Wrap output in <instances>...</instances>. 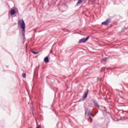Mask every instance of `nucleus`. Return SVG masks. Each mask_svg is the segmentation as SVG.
Wrapping results in <instances>:
<instances>
[{
    "label": "nucleus",
    "instance_id": "f257e3e1",
    "mask_svg": "<svg viewBox=\"0 0 128 128\" xmlns=\"http://www.w3.org/2000/svg\"><path fill=\"white\" fill-rule=\"evenodd\" d=\"M18 24L20 26V28H22V36H24V32L26 30V24L24 23V21L22 20H20L18 22Z\"/></svg>",
    "mask_w": 128,
    "mask_h": 128
},
{
    "label": "nucleus",
    "instance_id": "f03ea898",
    "mask_svg": "<svg viewBox=\"0 0 128 128\" xmlns=\"http://www.w3.org/2000/svg\"><path fill=\"white\" fill-rule=\"evenodd\" d=\"M110 22H112V18H108L106 21L102 23V24L108 26V24H110Z\"/></svg>",
    "mask_w": 128,
    "mask_h": 128
},
{
    "label": "nucleus",
    "instance_id": "7ed1b4c3",
    "mask_svg": "<svg viewBox=\"0 0 128 128\" xmlns=\"http://www.w3.org/2000/svg\"><path fill=\"white\" fill-rule=\"evenodd\" d=\"M90 38V36H88L86 38H82L79 40L78 44H81V42H86Z\"/></svg>",
    "mask_w": 128,
    "mask_h": 128
},
{
    "label": "nucleus",
    "instance_id": "20e7f679",
    "mask_svg": "<svg viewBox=\"0 0 128 128\" xmlns=\"http://www.w3.org/2000/svg\"><path fill=\"white\" fill-rule=\"evenodd\" d=\"M93 104H94V106L96 108H100V105H98V102L96 100H93Z\"/></svg>",
    "mask_w": 128,
    "mask_h": 128
},
{
    "label": "nucleus",
    "instance_id": "39448f33",
    "mask_svg": "<svg viewBox=\"0 0 128 128\" xmlns=\"http://www.w3.org/2000/svg\"><path fill=\"white\" fill-rule=\"evenodd\" d=\"M88 90H87V91H86L84 92V95L83 97V98H86L88 96Z\"/></svg>",
    "mask_w": 128,
    "mask_h": 128
},
{
    "label": "nucleus",
    "instance_id": "423d86ee",
    "mask_svg": "<svg viewBox=\"0 0 128 128\" xmlns=\"http://www.w3.org/2000/svg\"><path fill=\"white\" fill-rule=\"evenodd\" d=\"M10 14L11 16H14V14H16V10H14V9H12L10 12Z\"/></svg>",
    "mask_w": 128,
    "mask_h": 128
},
{
    "label": "nucleus",
    "instance_id": "0eeeda50",
    "mask_svg": "<svg viewBox=\"0 0 128 128\" xmlns=\"http://www.w3.org/2000/svg\"><path fill=\"white\" fill-rule=\"evenodd\" d=\"M49 61V59H48V56H46L44 58V62H46V64Z\"/></svg>",
    "mask_w": 128,
    "mask_h": 128
},
{
    "label": "nucleus",
    "instance_id": "6e6552de",
    "mask_svg": "<svg viewBox=\"0 0 128 128\" xmlns=\"http://www.w3.org/2000/svg\"><path fill=\"white\" fill-rule=\"evenodd\" d=\"M82 0H78L76 6H80V4H82Z\"/></svg>",
    "mask_w": 128,
    "mask_h": 128
},
{
    "label": "nucleus",
    "instance_id": "1a4fd4ad",
    "mask_svg": "<svg viewBox=\"0 0 128 128\" xmlns=\"http://www.w3.org/2000/svg\"><path fill=\"white\" fill-rule=\"evenodd\" d=\"M106 60H108V58L104 57V58H103L102 59L101 61H102V62H106Z\"/></svg>",
    "mask_w": 128,
    "mask_h": 128
},
{
    "label": "nucleus",
    "instance_id": "9d476101",
    "mask_svg": "<svg viewBox=\"0 0 128 128\" xmlns=\"http://www.w3.org/2000/svg\"><path fill=\"white\" fill-rule=\"evenodd\" d=\"M92 112H90V110H88V116H89V118H90V116H92Z\"/></svg>",
    "mask_w": 128,
    "mask_h": 128
},
{
    "label": "nucleus",
    "instance_id": "9b49d317",
    "mask_svg": "<svg viewBox=\"0 0 128 128\" xmlns=\"http://www.w3.org/2000/svg\"><path fill=\"white\" fill-rule=\"evenodd\" d=\"M32 54H38V52H36L34 51H32Z\"/></svg>",
    "mask_w": 128,
    "mask_h": 128
},
{
    "label": "nucleus",
    "instance_id": "f8f14e48",
    "mask_svg": "<svg viewBox=\"0 0 128 128\" xmlns=\"http://www.w3.org/2000/svg\"><path fill=\"white\" fill-rule=\"evenodd\" d=\"M22 76L24 78H26V73H23L22 74Z\"/></svg>",
    "mask_w": 128,
    "mask_h": 128
},
{
    "label": "nucleus",
    "instance_id": "ddd939ff",
    "mask_svg": "<svg viewBox=\"0 0 128 128\" xmlns=\"http://www.w3.org/2000/svg\"><path fill=\"white\" fill-rule=\"evenodd\" d=\"M95 116L96 115H94L92 114L90 116H92L93 118H94Z\"/></svg>",
    "mask_w": 128,
    "mask_h": 128
},
{
    "label": "nucleus",
    "instance_id": "4468645a",
    "mask_svg": "<svg viewBox=\"0 0 128 128\" xmlns=\"http://www.w3.org/2000/svg\"><path fill=\"white\" fill-rule=\"evenodd\" d=\"M88 108H87V110H85V112H88Z\"/></svg>",
    "mask_w": 128,
    "mask_h": 128
},
{
    "label": "nucleus",
    "instance_id": "2eb2a0df",
    "mask_svg": "<svg viewBox=\"0 0 128 128\" xmlns=\"http://www.w3.org/2000/svg\"><path fill=\"white\" fill-rule=\"evenodd\" d=\"M90 120H91L90 122H92V118H90Z\"/></svg>",
    "mask_w": 128,
    "mask_h": 128
},
{
    "label": "nucleus",
    "instance_id": "dca6fc26",
    "mask_svg": "<svg viewBox=\"0 0 128 128\" xmlns=\"http://www.w3.org/2000/svg\"><path fill=\"white\" fill-rule=\"evenodd\" d=\"M6 68H8V66H6Z\"/></svg>",
    "mask_w": 128,
    "mask_h": 128
},
{
    "label": "nucleus",
    "instance_id": "f3484780",
    "mask_svg": "<svg viewBox=\"0 0 128 128\" xmlns=\"http://www.w3.org/2000/svg\"><path fill=\"white\" fill-rule=\"evenodd\" d=\"M111 56L112 58V57L114 56V55H112Z\"/></svg>",
    "mask_w": 128,
    "mask_h": 128
},
{
    "label": "nucleus",
    "instance_id": "a211bd4d",
    "mask_svg": "<svg viewBox=\"0 0 128 128\" xmlns=\"http://www.w3.org/2000/svg\"><path fill=\"white\" fill-rule=\"evenodd\" d=\"M87 112H85V114H86Z\"/></svg>",
    "mask_w": 128,
    "mask_h": 128
}]
</instances>
